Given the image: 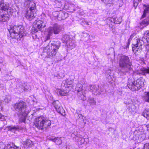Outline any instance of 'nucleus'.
I'll return each mask as SVG.
<instances>
[{"mask_svg": "<svg viewBox=\"0 0 149 149\" xmlns=\"http://www.w3.org/2000/svg\"><path fill=\"white\" fill-rule=\"evenodd\" d=\"M118 63L120 71L123 74L130 73L132 70V63L128 56L123 54L120 55Z\"/></svg>", "mask_w": 149, "mask_h": 149, "instance_id": "obj_1", "label": "nucleus"}, {"mask_svg": "<svg viewBox=\"0 0 149 149\" xmlns=\"http://www.w3.org/2000/svg\"><path fill=\"white\" fill-rule=\"evenodd\" d=\"M24 26L21 25L11 26L9 30L10 37L12 38H15L19 40L24 36Z\"/></svg>", "mask_w": 149, "mask_h": 149, "instance_id": "obj_2", "label": "nucleus"}, {"mask_svg": "<svg viewBox=\"0 0 149 149\" xmlns=\"http://www.w3.org/2000/svg\"><path fill=\"white\" fill-rule=\"evenodd\" d=\"M61 43L59 41H50L48 45L45 47L49 57H53L61 46Z\"/></svg>", "mask_w": 149, "mask_h": 149, "instance_id": "obj_3", "label": "nucleus"}, {"mask_svg": "<svg viewBox=\"0 0 149 149\" xmlns=\"http://www.w3.org/2000/svg\"><path fill=\"white\" fill-rule=\"evenodd\" d=\"M24 4L25 5L26 4L27 7H30L29 9L26 11L25 17L27 19L31 20L35 17L37 11L36 8V4L33 2L29 0H27Z\"/></svg>", "mask_w": 149, "mask_h": 149, "instance_id": "obj_4", "label": "nucleus"}, {"mask_svg": "<svg viewBox=\"0 0 149 149\" xmlns=\"http://www.w3.org/2000/svg\"><path fill=\"white\" fill-rule=\"evenodd\" d=\"M34 124L38 128L42 130L43 129V127L46 128L50 126L51 121L43 116H40L36 118Z\"/></svg>", "mask_w": 149, "mask_h": 149, "instance_id": "obj_5", "label": "nucleus"}, {"mask_svg": "<svg viewBox=\"0 0 149 149\" xmlns=\"http://www.w3.org/2000/svg\"><path fill=\"white\" fill-rule=\"evenodd\" d=\"M144 79L140 77L134 82H128L127 86L132 91L139 90L144 85Z\"/></svg>", "mask_w": 149, "mask_h": 149, "instance_id": "obj_6", "label": "nucleus"}, {"mask_svg": "<svg viewBox=\"0 0 149 149\" xmlns=\"http://www.w3.org/2000/svg\"><path fill=\"white\" fill-rule=\"evenodd\" d=\"M62 26L57 24H54L52 26L49 27L47 29L48 35L47 36V40L49 39L50 36L54 33V34H58L62 31Z\"/></svg>", "mask_w": 149, "mask_h": 149, "instance_id": "obj_7", "label": "nucleus"}, {"mask_svg": "<svg viewBox=\"0 0 149 149\" xmlns=\"http://www.w3.org/2000/svg\"><path fill=\"white\" fill-rule=\"evenodd\" d=\"M132 44V50L136 55H138L142 50V46L144 44L143 40L139 39H134Z\"/></svg>", "mask_w": 149, "mask_h": 149, "instance_id": "obj_8", "label": "nucleus"}, {"mask_svg": "<svg viewBox=\"0 0 149 149\" xmlns=\"http://www.w3.org/2000/svg\"><path fill=\"white\" fill-rule=\"evenodd\" d=\"M15 110L17 112V114L27 112L26 111V103L22 101L16 103L14 106Z\"/></svg>", "mask_w": 149, "mask_h": 149, "instance_id": "obj_9", "label": "nucleus"}, {"mask_svg": "<svg viewBox=\"0 0 149 149\" xmlns=\"http://www.w3.org/2000/svg\"><path fill=\"white\" fill-rule=\"evenodd\" d=\"M46 26L45 23L43 21L38 20L35 21L33 23L32 31L34 32H37L38 31H42Z\"/></svg>", "mask_w": 149, "mask_h": 149, "instance_id": "obj_10", "label": "nucleus"}, {"mask_svg": "<svg viewBox=\"0 0 149 149\" xmlns=\"http://www.w3.org/2000/svg\"><path fill=\"white\" fill-rule=\"evenodd\" d=\"M87 85L86 84H84L83 85L81 84L80 82L78 83L77 85L76 88V90L78 93H80V94L81 95V99L84 100L86 99L85 96L83 95L82 91L84 90H86V88Z\"/></svg>", "mask_w": 149, "mask_h": 149, "instance_id": "obj_11", "label": "nucleus"}, {"mask_svg": "<svg viewBox=\"0 0 149 149\" xmlns=\"http://www.w3.org/2000/svg\"><path fill=\"white\" fill-rule=\"evenodd\" d=\"M53 14L56 17L58 18L59 20L64 19L68 17V14L64 11H56L53 13Z\"/></svg>", "mask_w": 149, "mask_h": 149, "instance_id": "obj_12", "label": "nucleus"}, {"mask_svg": "<svg viewBox=\"0 0 149 149\" xmlns=\"http://www.w3.org/2000/svg\"><path fill=\"white\" fill-rule=\"evenodd\" d=\"M89 90L95 95H99L103 91L101 88L98 85H90Z\"/></svg>", "mask_w": 149, "mask_h": 149, "instance_id": "obj_13", "label": "nucleus"}, {"mask_svg": "<svg viewBox=\"0 0 149 149\" xmlns=\"http://www.w3.org/2000/svg\"><path fill=\"white\" fill-rule=\"evenodd\" d=\"M53 104L57 111L61 115L64 116L65 115V111L61 106V104L58 101L54 102Z\"/></svg>", "mask_w": 149, "mask_h": 149, "instance_id": "obj_14", "label": "nucleus"}, {"mask_svg": "<svg viewBox=\"0 0 149 149\" xmlns=\"http://www.w3.org/2000/svg\"><path fill=\"white\" fill-rule=\"evenodd\" d=\"M12 12L13 10L9 8L8 4L6 3L1 1L0 2V12Z\"/></svg>", "mask_w": 149, "mask_h": 149, "instance_id": "obj_15", "label": "nucleus"}, {"mask_svg": "<svg viewBox=\"0 0 149 149\" xmlns=\"http://www.w3.org/2000/svg\"><path fill=\"white\" fill-rule=\"evenodd\" d=\"M13 12H9L7 11L3 13L0 12V21H8L9 20L10 15Z\"/></svg>", "mask_w": 149, "mask_h": 149, "instance_id": "obj_16", "label": "nucleus"}, {"mask_svg": "<svg viewBox=\"0 0 149 149\" xmlns=\"http://www.w3.org/2000/svg\"><path fill=\"white\" fill-rule=\"evenodd\" d=\"M74 80L68 78L64 80L62 82L61 86L62 87H65L68 88L70 87H72L73 86V83Z\"/></svg>", "mask_w": 149, "mask_h": 149, "instance_id": "obj_17", "label": "nucleus"}, {"mask_svg": "<svg viewBox=\"0 0 149 149\" xmlns=\"http://www.w3.org/2000/svg\"><path fill=\"white\" fill-rule=\"evenodd\" d=\"M76 139L77 143L79 144H86L88 142V139H85L81 135H78L76 137Z\"/></svg>", "mask_w": 149, "mask_h": 149, "instance_id": "obj_18", "label": "nucleus"}, {"mask_svg": "<svg viewBox=\"0 0 149 149\" xmlns=\"http://www.w3.org/2000/svg\"><path fill=\"white\" fill-rule=\"evenodd\" d=\"M22 144L24 148H26L31 147L33 145V142L29 139H27L23 141Z\"/></svg>", "mask_w": 149, "mask_h": 149, "instance_id": "obj_19", "label": "nucleus"}, {"mask_svg": "<svg viewBox=\"0 0 149 149\" xmlns=\"http://www.w3.org/2000/svg\"><path fill=\"white\" fill-rule=\"evenodd\" d=\"M72 39L70 37V36L67 34L64 35L62 38V40L63 42L65 43L66 44L68 42L72 41Z\"/></svg>", "mask_w": 149, "mask_h": 149, "instance_id": "obj_20", "label": "nucleus"}, {"mask_svg": "<svg viewBox=\"0 0 149 149\" xmlns=\"http://www.w3.org/2000/svg\"><path fill=\"white\" fill-rule=\"evenodd\" d=\"M28 114V113L25 112L24 113H22L18 114L19 115L22 116L19 119V123L22 122H25L26 117L27 116Z\"/></svg>", "mask_w": 149, "mask_h": 149, "instance_id": "obj_21", "label": "nucleus"}, {"mask_svg": "<svg viewBox=\"0 0 149 149\" xmlns=\"http://www.w3.org/2000/svg\"><path fill=\"white\" fill-rule=\"evenodd\" d=\"M50 140L54 142L56 145H60L62 142L61 137H55L51 138Z\"/></svg>", "mask_w": 149, "mask_h": 149, "instance_id": "obj_22", "label": "nucleus"}, {"mask_svg": "<svg viewBox=\"0 0 149 149\" xmlns=\"http://www.w3.org/2000/svg\"><path fill=\"white\" fill-rule=\"evenodd\" d=\"M142 75H146L147 74H149V68H142L141 69V72Z\"/></svg>", "mask_w": 149, "mask_h": 149, "instance_id": "obj_23", "label": "nucleus"}, {"mask_svg": "<svg viewBox=\"0 0 149 149\" xmlns=\"http://www.w3.org/2000/svg\"><path fill=\"white\" fill-rule=\"evenodd\" d=\"M19 129V127L18 126H9L8 127V130L9 131L15 132L17 130Z\"/></svg>", "mask_w": 149, "mask_h": 149, "instance_id": "obj_24", "label": "nucleus"}, {"mask_svg": "<svg viewBox=\"0 0 149 149\" xmlns=\"http://www.w3.org/2000/svg\"><path fill=\"white\" fill-rule=\"evenodd\" d=\"M142 115L148 119H149V109H146L143 111Z\"/></svg>", "mask_w": 149, "mask_h": 149, "instance_id": "obj_25", "label": "nucleus"}, {"mask_svg": "<svg viewBox=\"0 0 149 149\" xmlns=\"http://www.w3.org/2000/svg\"><path fill=\"white\" fill-rule=\"evenodd\" d=\"M87 102L89 103L90 105H94L96 104V102L94 98L92 97H89L88 98Z\"/></svg>", "mask_w": 149, "mask_h": 149, "instance_id": "obj_26", "label": "nucleus"}, {"mask_svg": "<svg viewBox=\"0 0 149 149\" xmlns=\"http://www.w3.org/2000/svg\"><path fill=\"white\" fill-rule=\"evenodd\" d=\"M111 21L113 22L116 24H119L122 21L121 18L119 17V18H112L111 19Z\"/></svg>", "mask_w": 149, "mask_h": 149, "instance_id": "obj_27", "label": "nucleus"}, {"mask_svg": "<svg viewBox=\"0 0 149 149\" xmlns=\"http://www.w3.org/2000/svg\"><path fill=\"white\" fill-rule=\"evenodd\" d=\"M143 98L145 102H149V91L145 93L143 97Z\"/></svg>", "mask_w": 149, "mask_h": 149, "instance_id": "obj_28", "label": "nucleus"}, {"mask_svg": "<svg viewBox=\"0 0 149 149\" xmlns=\"http://www.w3.org/2000/svg\"><path fill=\"white\" fill-rule=\"evenodd\" d=\"M144 6L146 7V8L144 10L143 14L141 17L142 18L145 17L146 16V14L149 13V5L148 6L144 5Z\"/></svg>", "mask_w": 149, "mask_h": 149, "instance_id": "obj_29", "label": "nucleus"}, {"mask_svg": "<svg viewBox=\"0 0 149 149\" xmlns=\"http://www.w3.org/2000/svg\"><path fill=\"white\" fill-rule=\"evenodd\" d=\"M54 5L56 8H61L62 7L63 4L61 1L56 0Z\"/></svg>", "mask_w": 149, "mask_h": 149, "instance_id": "obj_30", "label": "nucleus"}, {"mask_svg": "<svg viewBox=\"0 0 149 149\" xmlns=\"http://www.w3.org/2000/svg\"><path fill=\"white\" fill-rule=\"evenodd\" d=\"M67 46L68 47L72 49L75 47V44L73 42L72 40V41L70 42H68V43L66 44Z\"/></svg>", "mask_w": 149, "mask_h": 149, "instance_id": "obj_31", "label": "nucleus"}, {"mask_svg": "<svg viewBox=\"0 0 149 149\" xmlns=\"http://www.w3.org/2000/svg\"><path fill=\"white\" fill-rule=\"evenodd\" d=\"M67 93L68 92H67L62 90H60L58 92V94L61 96H65Z\"/></svg>", "mask_w": 149, "mask_h": 149, "instance_id": "obj_32", "label": "nucleus"}, {"mask_svg": "<svg viewBox=\"0 0 149 149\" xmlns=\"http://www.w3.org/2000/svg\"><path fill=\"white\" fill-rule=\"evenodd\" d=\"M111 71L110 70H108L107 71V73H108L109 74H108L109 76L107 77V78L109 80V81H111L110 80H113V76H111L110 75V72Z\"/></svg>", "mask_w": 149, "mask_h": 149, "instance_id": "obj_33", "label": "nucleus"}, {"mask_svg": "<svg viewBox=\"0 0 149 149\" xmlns=\"http://www.w3.org/2000/svg\"><path fill=\"white\" fill-rule=\"evenodd\" d=\"M141 24L146 25L149 24V16L146 19L143 20Z\"/></svg>", "mask_w": 149, "mask_h": 149, "instance_id": "obj_34", "label": "nucleus"}, {"mask_svg": "<svg viewBox=\"0 0 149 149\" xmlns=\"http://www.w3.org/2000/svg\"><path fill=\"white\" fill-rule=\"evenodd\" d=\"M78 116L79 118L78 119V120H79V119L81 120V122L82 123H84V125L86 123L84 122V119L83 117V116L81 114H78Z\"/></svg>", "mask_w": 149, "mask_h": 149, "instance_id": "obj_35", "label": "nucleus"}, {"mask_svg": "<svg viewBox=\"0 0 149 149\" xmlns=\"http://www.w3.org/2000/svg\"><path fill=\"white\" fill-rule=\"evenodd\" d=\"M12 143L8 144L5 145L4 149H11Z\"/></svg>", "mask_w": 149, "mask_h": 149, "instance_id": "obj_36", "label": "nucleus"}, {"mask_svg": "<svg viewBox=\"0 0 149 149\" xmlns=\"http://www.w3.org/2000/svg\"><path fill=\"white\" fill-rule=\"evenodd\" d=\"M143 149H149V143L145 144Z\"/></svg>", "mask_w": 149, "mask_h": 149, "instance_id": "obj_37", "label": "nucleus"}, {"mask_svg": "<svg viewBox=\"0 0 149 149\" xmlns=\"http://www.w3.org/2000/svg\"><path fill=\"white\" fill-rule=\"evenodd\" d=\"M144 37L145 38L149 37V31H146L144 34Z\"/></svg>", "mask_w": 149, "mask_h": 149, "instance_id": "obj_38", "label": "nucleus"}, {"mask_svg": "<svg viewBox=\"0 0 149 149\" xmlns=\"http://www.w3.org/2000/svg\"><path fill=\"white\" fill-rule=\"evenodd\" d=\"M144 37L145 38L149 37V31H146L144 34Z\"/></svg>", "mask_w": 149, "mask_h": 149, "instance_id": "obj_39", "label": "nucleus"}, {"mask_svg": "<svg viewBox=\"0 0 149 149\" xmlns=\"http://www.w3.org/2000/svg\"><path fill=\"white\" fill-rule=\"evenodd\" d=\"M12 147L11 149H19V147L16 146L14 144L12 143Z\"/></svg>", "mask_w": 149, "mask_h": 149, "instance_id": "obj_40", "label": "nucleus"}, {"mask_svg": "<svg viewBox=\"0 0 149 149\" xmlns=\"http://www.w3.org/2000/svg\"><path fill=\"white\" fill-rule=\"evenodd\" d=\"M132 102V101L130 99H127L126 102H125V104L128 105L129 104H130Z\"/></svg>", "mask_w": 149, "mask_h": 149, "instance_id": "obj_41", "label": "nucleus"}, {"mask_svg": "<svg viewBox=\"0 0 149 149\" xmlns=\"http://www.w3.org/2000/svg\"><path fill=\"white\" fill-rule=\"evenodd\" d=\"M77 132H74L72 134L71 136L72 137H74L75 136H76V137L77 136Z\"/></svg>", "mask_w": 149, "mask_h": 149, "instance_id": "obj_42", "label": "nucleus"}, {"mask_svg": "<svg viewBox=\"0 0 149 149\" xmlns=\"http://www.w3.org/2000/svg\"><path fill=\"white\" fill-rule=\"evenodd\" d=\"M132 40V39L131 38H129L128 40V42L127 43V46H129L130 44V42Z\"/></svg>", "mask_w": 149, "mask_h": 149, "instance_id": "obj_43", "label": "nucleus"}, {"mask_svg": "<svg viewBox=\"0 0 149 149\" xmlns=\"http://www.w3.org/2000/svg\"><path fill=\"white\" fill-rule=\"evenodd\" d=\"M69 8L68 6L67 5V4H65L64 6V8L65 9H68Z\"/></svg>", "mask_w": 149, "mask_h": 149, "instance_id": "obj_44", "label": "nucleus"}, {"mask_svg": "<svg viewBox=\"0 0 149 149\" xmlns=\"http://www.w3.org/2000/svg\"><path fill=\"white\" fill-rule=\"evenodd\" d=\"M68 149H76L74 146H70L68 147Z\"/></svg>", "mask_w": 149, "mask_h": 149, "instance_id": "obj_45", "label": "nucleus"}, {"mask_svg": "<svg viewBox=\"0 0 149 149\" xmlns=\"http://www.w3.org/2000/svg\"><path fill=\"white\" fill-rule=\"evenodd\" d=\"M102 1H104V0H102ZM105 1H104V2L106 4H109L110 3V2L109 1H108L107 0H104Z\"/></svg>", "mask_w": 149, "mask_h": 149, "instance_id": "obj_46", "label": "nucleus"}, {"mask_svg": "<svg viewBox=\"0 0 149 149\" xmlns=\"http://www.w3.org/2000/svg\"><path fill=\"white\" fill-rule=\"evenodd\" d=\"M83 36H86V37H88L89 36V35L86 33H84Z\"/></svg>", "mask_w": 149, "mask_h": 149, "instance_id": "obj_47", "label": "nucleus"}, {"mask_svg": "<svg viewBox=\"0 0 149 149\" xmlns=\"http://www.w3.org/2000/svg\"><path fill=\"white\" fill-rule=\"evenodd\" d=\"M146 38V41L148 42V43L149 44V37H147Z\"/></svg>", "mask_w": 149, "mask_h": 149, "instance_id": "obj_48", "label": "nucleus"}, {"mask_svg": "<svg viewBox=\"0 0 149 149\" xmlns=\"http://www.w3.org/2000/svg\"><path fill=\"white\" fill-rule=\"evenodd\" d=\"M55 77H56L57 78L60 79L61 77L58 74L57 75H55Z\"/></svg>", "mask_w": 149, "mask_h": 149, "instance_id": "obj_49", "label": "nucleus"}, {"mask_svg": "<svg viewBox=\"0 0 149 149\" xmlns=\"http://www.w3.org/2000/svg\"><path fill=\"white\" fill-rule=\"evenodd\" d=\"M134 34H133L131 35L130 36V37L129 38H131V39L132 40V38L134 36Z\"/></svg>", "mask_w": 149, "mask_h": 149, "instance_id": "obj_50", "label": "nucleus"}, {"mask_svg": "<svg viewBox=\"0 0 149 149\" xmlns=\"http://www.w3.org/2000/svg\"><path fill=\"white\" fill-rule=\"evenodd\" d=\"M3 117V116L2 114L0 113V119L2 118Z\"/></svg>", "mask_w": 149, "mask_h": 149, "instance_id": "obj_51", "label": "nucleus"}, {"mask_svg": "<svg viewBox=\"0 0 149 149\" xmlns=\"http://www.w3.org/2000/svg\"><path fill=\"white\" fill-rule=\"evenodd\" d=\"M147 127V130H148L149 131V124L148 125H147L146 126Z\"/></svg>", "mask_w": 149, "mask_h": 149, "instance_id": "obj_52", "label": "nucleus"}, {"mask_svg": "<svg viewBox=\"0 0 149 149\" xmlns=\"http://www.w3.org/2000/svg\"><path fill=\"white\" fill-rule=\"evenodd\" d=\"M138 0V1H139V2H140L142 0Z\"/></svg>", "mask_w": 149, "mask_h": 149, "instance_id": "obj_53", "label": "nucleus"}, {"mask_svg": "<svg viewBox=\"0 0 149 149\" xmlns=\"http://www.w3.org/2000/svg\"><path fill=\"white\" fill-rule=\"evenodd\" d=\"M24 88H25V89H27V88H26L25 87H24Z\"/></svg>", "mask_w": 149, "mask_h": 149, "instance_id": "obj_54", "label": "nucleus"}]
</instances>
